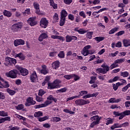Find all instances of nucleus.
<instances>
[{
  "instance_id": "nucleus-1",
  "label": "nucleus",
  "mask_w": 130,
  "mask_h": 130,
  "mask_svg": "<svg viewBox=\"0 0 130 130\" xmlns=\"http://www.w3.org/2000/svg\"><path fill=\"white\" fill-rule=\"evenodd\" d=\"M91 120L93 121L90 125V127L93 128L95 125H97V124H99V122L101 120V118H99V116L95 115L90 118Z\"/></svg>"
},
{
  "instance_id": "nucleus-2",
  "label": "nucleus",
  "mask_w": 130,
  "mask_h": 130,
  "mask_svg": "<svg viewBox=\"0 0 130 130\" xmlns=\"http://www.w3.org/2000/svg\"><path fill=\"white\" fill-rule=\"evenodd\" d=\"M60 82V80H56L52 83H48V89L52 90V89L58 88V87H59V84Z\"/></svg>"
},
{
  "instance_id": "nucleus-3",
  "label": "nucleus",
  "mask_w": 130,
  "mask_h": 130,
  "mask_svg": "<svg viewBox=\"0 0 130 130\" xmlns=\"http://www.w3.org/2000/svg\"><path fill=\"white\" fill-rule=\"evenodd\" d=\"M18 72L17 70H11L9 73H7L6 76L8 78H11V79H16L17 78V75L18 74Z\"/></svg>"
},
{
  "instance_id": "nucleus-4",
  "label": "nucleus",
  "mask_w": 130,
  "mask_h": 130,
  "mask_svg": "<svg viewBox=\"0 0 130 130\" xmlns=\"http://www.w3.org/2000/svg\"><path fill=\"white\" fill-rule=\"evenodd\" d=\"M22 25L20 23H15L14 24L12 25L11 26V30L12 32H18V31H20L21 29H22Z\"/></svg>"
},
{
  "instance_id": "nucleus-5",
  "label": "nucleus",
  "mask_w": 130,
  "mask_h": 130,
  "mask_svg": "<svg viewBox=\"0 0 130 130\" xmlns=\"http://www.w3.org/2000/svg\"><path fill=\"white\" fill-rule=\"evenodd\" d=\"M75 104L79 105V106H83V105H86V104H89L90 101L88 100L79 99L75 101Z\"/></svg>"
},
{
  "instance_id": "nucleus-6",
  "label": "nucleus",
  "mask_w": 130,
  "mask_h": 130,
  "mask_svg": "<svg viewBox=\"0 0 130 130\" xmlns=\"http://www.w3.org/2000/svg\"><path fill=\"white\" fill-rule=\"evenodd\" d=\"M34 7L35 9L36 10V14H37V15H39V16H43V15H44V13L40 11V7L39 6V4L37 3H34Z\"/></svg>"
},
{
  "instance_id": "nucleus-7",
  "label": "nucleus",
  "mask_w": 130,
  "mask_h": 130,
  "mask_svg": "<svg viewBox=\"0 0 130 130\" xmlns=\"http://www.w3.org/2000/svg\"><path fill=\"white\" fill-rule=\"evenodd\" d=\"M40 25L42 28H46L48 26V20L46 18H42L40 21Z\"/></svg>"
},
{
  "instance_id": "nucleus-8",
  "label": "nucleus",
  "mask_w": 130,
  "mask_h": 130,
  "mask_svg": "<svg viewBox=\"0 0 130 130\" xmlns=\"http://www.w3.org/2000/svg\"><path fill=\"white\" fill-rule=\"evenodd\" d=\"M51 103H52V102L47 100L45 102L44 104H41L35 106V108L37 109V108H42V107H47V106H48V105H50Z\"/></svg>"
},
{
  "instance_id": "nucleus-9",
  "label": "nucleus",
  "mask_w": 130,
  "mask_h": 130,
  "mask_svg": "<svg viewBox=\"0 0 130 130\" xmlns=\"http://www.w3.org/2000/svg\"><path fill=\"white\" fill-rule=\"evenodd\" d=\"M36 104V101H34L33 98L29 97L26 99V102L25 103V106H31Z\"/></svg>"
},
{
  "instance_id": "nucleus-10",
  "label": "nucleus",
  "mask_w": 130,
  "mask_h": 130,
  "mask_svg": "<svg viewBox=\"0 0 130 130\" xmlns=\"http://www.w3.org/2000/svg\"><path fill=\"white\" fill-rule=\"evenodd\" d=\"M36 20V17H30L27 21L28 24L30 25V26H35L37 25V21Z\"/></svg>"
},
{
  "instance_id": "nucleus-11",
  "label": "nucleus",
  "mask_w": 130,
  "mask_h": 130,
  "mask_svg": "<svg viewBox=\"0 0 130 130\" xmlns=\"http://www.w3.org/2000/svg\"><path fill=\"white\" fill-rule=\"evenodd\" d=\"M38 79V77L37 76V74L36 72L34 71L31 73L30 75V80L32 83H35L36 81Z\"/></svg>"
},
{
  "instance_id": "nucleus-12",
  "label": "nucleus",
  "mask_w": 130,
  "mask_h": 130,
  "mask_svg": "<svg viewBox=\"0 0 130 130\" xmlns=\"http://www.w3.org/2000/svg\"><path fill=\"white\" fill-rule=\"evenodd\" d=\"M90 48H91V45H87L84 47L82 53L84 56H87V55L89 54V49H90Z\"/></svg>"
},
{
  "instance_id": "nucleus-13",
  "label": "nucleus",
  "mask_w": 130,
  "mask_h": 130,
  "mask_svg": "<svg viewBox=\"0 0 130 130\" xmlns=\"http://www.w3.org/2000/svg\"><path fill=\"white\" fill-rule=\"evenodd\" d=\"M18 69L21 76H27V75L29 74V71H28V70H27V69L25 68H21L19 67Z\"/></svg>"
},
{
  "instance_id": "nucleus-14",
  "label": "nucleus",
  "mask_w": 130,
  "mask_h": 130,
  "mask_svg": "<svg viewBox=\"0 0 130 130\" xmlns=\"http://www.w3.org/2000/svg\"><path fill=\"white\" fill-rule=\"evenodd\" d=\"M15 46H19V45H24L25 41L22 39L16 40L14 42Z\"/></svg>"
},
{
  "instance_id": "nucleus-15",
  "label": "nucleus",
  "mask_w": 130,
  "mask_h": 130,
  "mask_svg": "<svg viewBox=\"0 0 130 130\" xmlns=\"http://www.w3.org/2000/svg\"><path fill=\"white\" fill-rule=\"evenodd\" d=\"M78 37L75 36H67L66 37V42H71L72 40H77Z\"/></svg>"
},
{
  "instance_id": "nucleus-16",
  "label": "nucleus",
  "mask_w": 130,
  "mask_h": 130,
  "mask_svg": "<svg viewBox=\"0 0 130 130\" xmlns=\"http://www.w3.org/2000/svg\"><path fill=\"white\" fill-rule=\"evenodd\" d=\"M98 94H99V93L98 92H95L92 94H87L85 95H84L82 98L83 99H87L88 98H91L92 97H96V96H98Z\"/></svg>"
},
{
  "instance_id": "nucleus-17",
  "label": "nucleus",
  "mask_w": 130,
  "mask_h": 130,
  "mask_svg": "<svg viewBox=\"0 0 130 130\" xmlns=\"http://www.w3.org/2000/svg\"><path fill=\"white\" fill-rule=\"evenodd\" d=\"M47 38V32H43L41 35H40L39 37L38 40L41 42L43 41V39H46Z\"/></svg>"
},
{
  "instance_id": "nucleus-18",
  "label": "nucleus",
  "mask_w": 130,
  "mask_h": 130,
  "mask_svg": "<svg viewBox=\"0 0 130 130\" xmlns=\"http://www.w3.org/2000/svg\"><path fill=\"white\" fill-rule=\"evenodd\" d=\"M123 46L124 47H130V40L129 39H124L122 41Z\"/></svg>"
},
{
  "instance_id": "nucleus-19",
  "label": "nucleus",
  "mask_w": 130,
  "mask_h": 130,
  "mask_svg": "<svg viewBox=\"0 0 130 130\" xmlns=\"http://www.w3.org/2000/svg\"><path fill=\"white\" fill-rule=\"evenodd\" d=\"M74 30L79 34H85V33H87V31L85 30V29L83 28H79V27H76Z\"/></svg>"
},
{
  "instance_id": "nucleus-20",
  "label": "nucleus",
  "mask_w": 130,
  "mask_h": 130,
  "mask_svg": "<svg viewBox=\"0 0 130 130\" xmlns=\"http://www.w3.org/2000/svg\"><path fill=\"white\" fill-rule=\"evenodd\" d=\"M19 57L20 60H24L25 59V55L23 54V53H19L18 54H16L15 55V58Z\"/></svg>"
},
{
  "instance_id": "nucleus-21",
  "label": "nucleus",
  "mask_w": 130,
  "mask_h": 130,
  "mask_svg": "<svg viewBox=\"0 0 130 130\" xmlns=\"http://www.w3.org/2000/svg\"><path fill=\"white\" fill-rule=\"evenodd\" d=\"M3 14L5 16V17H8V18H11L13 15L12 12L6 10H5L3 12Z\"/></svg>"
},
{
  "instance_id": "nucleus-22",
  "label": "nucleus",
  "mask_w": 130,
  "mask_h": 130,
  "mask_svg": "<svg viewBox=\"0 0 130 130\" xmlns=\"http://www.w3.org/2000/svg\"><path fill=\"white\" fill-rule=\"evenodd\" d=\"M12 58L10 57H6L5 58V66H9L11 64Z\"/></svg>"
},
{
  "instance_id": "nucleus-23",
  "label": "nucleus",
  "mask_w": 130,
  "mask_h": 130,
  "mask_svg": "<svg viewBox=\"0 0 130 130\" xmlns=\"http://www.w3.org/2000/svg\"><path fill=\"white\" fill-rule=\"evenodd\" d=\"M42 69L41 70V74L43 75H46L48 73L47 69H46V66L45 65L42 66Z\"/></svg>"
},
{
  "instance_id": "nucleus-24",
  "label": "nucleus",
  "mask_w": 130,
  "mask_h": 130,
  "mask_svg": "<svg viewBox=\"0 0 130 130\" xmlns=\"http://www.w3.org/2000/svg\"><path fill=\"white\" fill-rule=\"evenodd\" d=\"M61 18L66 19V17L68 16V12L66 10L63 9L60 13Z\"/></svg>"
},
{
  "instance_id": "nucleus-25",
  "label": "nucleus",
  "mask_w": 130,
  "mask_h": 130,
  "mask_svg": "<svg viewBox=\"0 0 130 130\" xmlns=\"http://www.w3.org/2000/svg\"><path fill=\"white\" fill-rule=\"evenodd\" d=\"M119 29V27H115L113 28H112L111 30H110L109 31V34L111 35V34H114L115 32H117L118 31V29Z\"/></svg>"
},
{
  "instance_id": "nucleus-26",
  "label": "nucleus",
  "mask_w": 130,
  "mask_h": 130,
  "mask_svg": "<svg viewBox=\"0 0 130 130\" xmlns=\"http://www.w3.org/2000/svg\"><path fill=\"white\" fill-rule=\"evenodd\" d=\"M6 91H7V93H9V95H10L11 96H14V95H15V94H16V91H15L14 90H12L10 88H7L6 89Z\"/></svg>"
},
{
  "instance_id": "nucleus-27",
  "label": "nucleus",
  "mask_w": 130,
  "mask_h": 130,
  "mask_svg": "<svg viewBox=\"0 0 130 130\" xmlns=\"http://www.w3.org/2000/svg\"><path fill=\"white\" fill-rule=\"evenodd\" d=\"M119 127H121V125H120V124H119L118 123H116L111 126V129H114L115 128H119Z\"/></svg>"
},
{
  "instance_id": "nucleus-28",
  "label": "nucleus",
  "mask_w": 130,
  "mask_h": 130,
  "mask_svg": "<svg viewBox=\"0 0 130 130\" xmlns=\"http://www.w3.org/2000/svg\"><path fill=\"white\" fill-rule=\"evenodd\" d=\"M47 100H48V101H53L54 102H56L57 101V100L53 97V96L52 95H50L47 98Z\"/></svg>"
},
{
  "instance_id": "nucleus-29",
  "label": "nucleus",
  "mask_w": 130,
  "mask_h": 130,
  "mask_svg": "<svg viewBox=\"0 0 130 130\" xmlns=\"http://www.w3.org/2000/svg\"><path fill=\"white\" fill-rule=\"evenodd\" d=\"M35 117H40V116H43V113L41 111L36 112L34 113Z\"/></svg>"
},
{
  "instance_id": "nucleus-30",
  "label": "nucleus",
  "mask_w": 130,
  "mask_h": 130,
  "mask_svg": "<svg viewBox=\"0 0 130 130\" xmlns=\"http://www.w3.org/2000/svg\"><path fill=\"white\" fill-rule=\"evenodd\" d=\"M52 68L56 69L57 68H59V62L58 61H55L52 64Z\"/></svg>"
},
{
  "instance_id": "nucleus-31",
  "label": "nucleus",
  "mask_w": 130,
  "mask_h": 130,
  "mask_svg": "<svg viewBox=\"0 0 130 130\" xmlns=\"http://www.w3.org/2000/svg\"><path fill=\"white\" fill-rule=\"evenodd\" d=\"M120 86H121L120 82H117L116 83V84H113V87L114 91H116V90H117V89H118V87H119Z\"/></svg>"
},
{
  "instance_id": "nucleus-32",
  "label": "nucleus",
  "mask_w": 130,
  "mask_h": 130,
  "mask_svg": "<svg viewBox=\"0 0 130 130\" xmlns=\"http://www.w3.org/2000/svg\"><path fill=\"white\" fill-rule=\"evenodd\" d=\"M106 125H108L109 124H111L113 123V119H112L111 118H108L106 119Z\"/></svg>"
},
{
  "instance_id": "nucleus-33",
  "label": "nucleus",
  "mask_w": 130,
  "mask_h": 130,
  "mask_svg": "<svg viewBox=\"0 0 130 130\" xmlns=\"http://www.w3.org/2000/svg\"><path fill=\"white\" fill-rule=\"evenodd\" d=\"M49 118V116H45L44 117L39 118L38 119V120L40 122H42V121L47 120V119H48Z\"/></svg>"
},
{
  "instance_id": "nucleus-34",
  "label": "nucleus",
  "mask_w": 130,
  "mask_h": 130,
  "mask_svg": "<svg viewBox=\"0 0 130 130\" xmlns=\"http://www.w3.org/2000/svg\"><path fill=\"white\" fill-rule=\"evenodd\" d=\"M125 61V58H120L115 60V63H122V62H124Z\"/></svg>"
},
{
  "instance_id": "nucleus-35",
  "label": "nucleus",
  "mask_w": 130,
  "mask_h": 130,
  "mask_svg": "<svg viewBox=\"0 0 130 130\" xmlns=\"http://www.w3.org/2000/svg\"><path fill=\"white\" fill-rule=\"evenodd\" d=\"M103 74H106L109 71V67L108 66H105L102 68Z\"/></svg>"
},
{
  "instance_id": "nucleus-36",
  "label": "nucleus",
  "mask_w": 130,
  "mask_h": 130,
  "mask_svg": "<svg viewBox=\"0 0 130 130\" xmlns=\"http://www.w3.org/2000/svg\"><path fill=\"white\" fill-rule=\"evenodd\" d=\"M74 76H75L74 74L66 75H64L63 77L66 79V80H71V79H73V78H74Z\"/></svg>"
},
{
  "instance_id": "nucleus-37",
  "label": "nucleus",
  "mask_w": 130,
  "mask_h": 130,
  "mask_svg": "<svg viewBox=\"0 0 130 130\" xmlns=\"http://www.w3.org/2000/svg\"><path fill=\"white\" fill-rule=\"evenodd\" d=\"M94 39L96 40V41H98V42H100L101 41H103V40L105 39V38L103 37H96L94 38Z\"/></svg>"
},
{
  "instance_id": "nucleus-38",
  "label": "nucleus",
  "mask_w": 130,
  "mask_h": 130,
  "mask_svg": "<svg viewBox=\"0 0 130 130\" xmlns=\"http://www.w3.org/2000/svg\"><path fill=\"white\" fill-rule=\"evenodd\" d=\"M119 79V77L115 76L113 79H110L108 81L109 83H113V82H116Z\"/></svg>"
},
{
  "instance_id": "nucleus-39",
  "label": "nucleus",
  "mask_w": 130,
  "mask_h": 130,
  "mask_svg": "<svg viewBox=\"0 0 130 130\" xmlns=\"http://www.w3.org/2000/svg\"><path fill=\"white\" fill-rule=\"evenodd\" d=\"M8 112H6L5 111H0V116L5 117L6 116H8Z\"/></svg>"
},
{
  "instance_id": "nucleus-40",
  "label": "nucleus",
  "mask_w": 130,
  "mask_h": 130,
  "mask_svg": "<svg viewBox=\"0 0 130 130\" xmlns=\"http://www.w3.org/2000/svg\"><path fill=\"white\" fill-rule=\"evenodd\" d=\"M52 119H53V121H54V122H58L61 120V119L58 117H53Z\"/></svg>"
},
{
  "instance_id": "nucleus-41",
  "label": "nucleus",
  "mask_w": 130,
  "mask_h": 130,
  "mask_svg": "<svg viewBox=\"0 0 130 130\" xmlns=\"http://www.w3.org/2000/svg\"><path fill=\"white\" fill-rule=\"evenodd\" d=\"M117 67H118V64H117V63H115V61H114V62L110 66V69L113 70V69Z\"/></svg>"
},
{
  "instance_id": "nucleus-42",
  "label": "nucleus",
  "mask_w": 130,
  "mask_h": 130,
  "mask_svg": "<svg viewBox=\"0 0 130 130\" xmlns=\"http://www.w3.org/2000/svg\"><path fill=\"white\" fill-rule=\"evenodd\" d=\"M128 75H129V73L126 71L121 73V76L123 78H127V77H128Z\"/></svg>"
},
{
  "instance_id": "nucleus-43",
  "label": "nucleus",
  "mask_w": 130,
  "mask_h": 130,
  "mask_svg": "<svg viewBox=\"0 0 130 130\" xmlns=\"http://www.w3.org/2000/svg\"><path fill=\"white\" fill-rule=\"evenodd\" d=\"M96 59L97 60L96 61H95L94 62V64H98V63H102V62H103V61H104V60H100V57L99 56H98L97 58H96Z\"/></svg>"
},
{
  "instance_id": "nucleus-44",
  "label": "nucleus",
  "mask_w": 130,
  "mask_h": 130,
  "mask_svg": "<svg viewBox=\"0 0 130 130\" xmlns=\"http://www.w3.org/2000/svg\"><path fill=\"white\" fill-rule=\"evenodd\" d=\"M23 16H27V15H30L31 13L30 12V9H27L25 10L24 12H22Z\"/></svg>"
},
{
  "instance_id": "nucleus-45",
  "label": "nucleus",
  "mask_w": 130,
  "mask_h": 130,
  "mask_svg": "<svg viewBox=\"0 0 130 130\" xmlns=\"http://www.w3.org/2000/svg\"><path fill=\"white\" fill-rule=\"evenodd\" d=\"M92 35H93V31H88L86 33V37L89 38V39L92 38Z\"/></svg>"
},
{
  "instance_id": "nucleus-46",
  "label": "nucleus",
  "mask_w": 130,
  "mask_h": 130,
  "mask_svg": "<svg viewBox=\"0 0 130 130\" xmlns=\"http://www.w3.org/2000/svg\"><path fill=\"white\" fill-rule=\"evenodd\" d=\"M16 109L17 110H22L24 108V105L22 104L18 105L17 106L15 107Z\"/></svg>"
},
{
  "instance_id": "nucleus-47",
  "label": "nucleus",
  "mask_w": 130,
  "mask_h": 130,
  "mask_svg": "<svg viewBox=\"0 0 130 130\" xmlns=\"http://www.w3.org/2000/svg\"><path fill=\"white\" fill-rule=\"evenodd\" d=\"M53 20L54 22H58V14L55 13L53 16Z\"/></svg>"
},
{
  "instance_id": "nucleus-48",
  "label": "nucleus",
  "mask_w": 130,
  "mask_h": 130,
  "mask_svg": "<svg viewBox=\"0 0 130 130\" xmlns=\"http://www.w3.org/2000/svg\"><path fill=\"white\" fill-rule=\"evenodd\" d=\"M58 57L60 58H63L64 57V52L62 51H60L59 53L58 54Z\"/></svg>"
},
{
  "instance_id": "nucleus-49",
  "label": "nucleus",
  "mask_w": 130,
  "mask_h": 130,
  "mask_svg": "<svg viewBox=\"0 0 130 130\" xmlns=\"http://www.w3.org/2000/svg\"><path fill=\"white\" fill-rule=\"evenodd\" d=\"M15 117H17V118H18V119H22V120H24V121H26V118L22 116H20L19 115H18V114H15Z\"/></svg>"
},
{
  "instance_id": "nucleus-50",
  "label": "nucleus",
  "mask_w": 130,
  "mask_h": 130,
  "mask_svg": "<svg viewBox=\"0 0 130 130\" xmlns=\"http://www.w3.org/2000/svg\"><path fill=\"white\" fill-rule=\"evenodd\" d=\"M80 96H84V95H87L88 94V91L86 90H82L79 92Z\"/></svg>"
},
{
  "instance_id": "nucleus-51",
  "label": "nucleus",
  "mask_w": 130,
  "mask_h": 130,
  "mask_svg": "<svg viewBox=\"0 0 130 130\" xmlns=\"http://www.w3.org/2000/svg\"><path fill=\"white\" fill-rule=\"evenodd\" d=\"M125 33V31L124 30H121L119 32H118L117 34H116V36H121V35H123Z\"/></svg>"
},
{
  "instance_id": "nucleus-52",
  "label": "nucleus",
  "mask_w": 130,
  "mask_h": 130,
  "mask_svg": "<svg viewBox=\"0 0 130 130\" xmlns=\"http://www.w3.org/2000/svg\"><path fill=\"white\" fill-rule=\"evenodd\" d=\"M129 87H130V83H128L122 89V91H123V92H125V91H126V90H127V89H128V88Z\"/></svg>"
},
{
  "instance_id": "nucleus-53",
  "label": "nucleus",
  "mask_w": 130,
  "mask_h": 130,
  "mask_svg": "<svg viewBox=\"0 0 130 130\" xmlns=\"http://www.w3.org/2000/svg\"><path fill=\"white\" fill-rule=\"evenodd\" d=\"M2 119L3 121V122H5V121H11V117H2Z\"/></svg>"
},
{
  "instance_id": "nucleus-54",
  "label": "nucleus",
  "mask_w": 130,
  "mask_h": 130,
  "mask_svg": "<svg viewBox=\"0 0 130 130\" xmlns=\"http://www.w3.org/2000/svg\"><path fill=\"white\" fill-rule=\"evenodd\" d=\"M96 73H97V74H99V75H100V74H103V71L102 70V68H100L96 69Z\"/></svg>"
},
{
  "instance_id": "nucleus-55",
  "label": "nucleus",
  "mask_w": 130,
  "mask_h": 130,
  "mask_svg": "<svg viewBox=\"0 0 130 130\" xmlns=\"http://www.w3.org/2000/svg\"><path fill=\"white\" fill-rule=\"evenodd\" d=\"M36 100L38 102H41L42 101H43V99L41 97H40L38 95H36Z\"/></svg>"
},
{
  "instance_id": "nucleus-56",
  "label": "nucleus",
  "mask_w": 130,
  "mask_h": 130,
  "mask_svg": "<svg viewBox=\"0 0 130 130\" xmlns=\"http://www.w3.org/2000/svg\"><path fill=\"white\" fill-rule=\"evenodd\" d=\"M50 5L51 7H52L53 9H57V4H55L54 2H52V3H50Z\"/></svg>"
},
{
  "instance_id": "nucleus-57",
  "label": "nucleus",
  "mask_w": 130,
  "mask_h": 130,
  "mask_svg": "<svg viewBox=\"0 0 130 130\" xmlns=\"http://www.w3.org/2000/svg\"><path fill=\"white\" fill-rule=\"evenodd\" d=\"M3 82L4 83V88H9V87H10V84L8 81L4 80V81Z\"/></svg>"
},
{
  "instance_id": "nucleus-58",
  "label": "nucleus",
  "mask_w": 130,
  "mask_h": 130,
  "mask_svg": "<svg viewBox=\"0 0 130 130\" xmlns=\"http://www.w3.org/2000/svg\"><path fill=\"white\" fill-rule=\"evenodd\" d=\"M44 94H45V91H44V90H43V89H41L39 90V92L38 93V95L39 96H43V95H44Z\"/></svg>"
},
{
  "instance_id": "nucleus-59",
  "label": "nucleus",
  "mask_w": 130,
  "mask_h": 130,
  "mask_svg": "<svg viewBox=\"0 0 130 130\" xmlns=\"http://www.w3.org/2000/svg\"><path fill=\"white\" fill-rule=\"evenodd\" d=\"M64 21H66V18H62L61 17V20L60 21V26H63V25H64Z\"/></svg>"
},
{
  "instance_id": "nucleus-60",
  "label": "nucleus",
  "mask_w": 130,
  "mask_h": 130,
  "mask_svg": "<svg viewBox=\"0 0 130 130\" xmlns=\"http://www.w3.org/2000/svg\"><path fill=\"white\" fill-rule=\"evenodd\" d=\"M98 113H99L98 111H94L90 113L89 115H90V116H93V115H96V114H98Z\"/></svg>"
},
{
  "instance_id": "nucleus-61",
  "label": "nucleus",
  "mask_w": 130,
  "mask_h": 130,
  "mask_svg": "<svg viewBox=\"0 0 130 130\" xmlns=\"http://www.w3.org/2000/svg\"><path fill=\"white\" fill-rule=\"evenodd\" d=\"M63 111L64 112H66V113H70V114H74V113H75V112L71 111L69 110L68 109H64Z\"/></svg>"
},
{
  "instance_id": "nucleus-62",
  "label": "nucleus",
  "mask_w": 130,
  "mask_h": 130,
  "mask_svg": "<svg viewBox=\"0 0 130 130\" xmlns=\"http://www.w3.org/2000/svg\"><path fill=\"white\" fill-rule=\"evenodd\" d=\"M122 113L124 115V116H125L126 115H130V110H126Z\"/></svg>"
},
{
  "instance_id": "nucleus-63",
  "label": "nucleus",
  "mask_w": 130,
  "mask_h": 130,
  "mask_svg": "<svg viewBox=\"0 0 130 130\" xmlns=\"http://www.w3.org/2000/svg\"><path fill=\"white\" fill-rule=\"evenodd\" d=\"M68 18L71 21H74V20H75V16H74L73 14H69L68 15Z\"/></svg>"
},
{
  "instance_id": "nucleus-64",
  "label": "nucleus",
  "mask_w": 130,
  "mask_h": 130,
  "mask_svg": "<svg viewBox=\"0 0 130 130\" xmlns=\"http://www.w3.org/2000/svg\"><path fill=\"white\" fill-rule=\"evenodd\" d=\"M79 15L80 17H83L84 18H86V14L84 11H81L79 12Z\"/></svg>"
}]
</instances>
